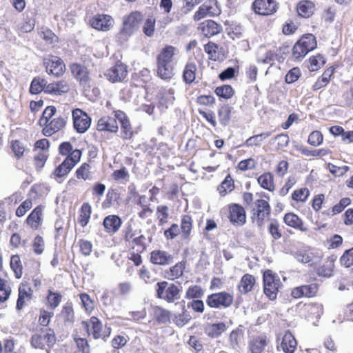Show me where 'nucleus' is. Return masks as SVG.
Here are the masks:
<instances>
[{
  "label": "nucleus",
  "instance_id": "obj_7",
  "mask_svg": "<svg viewBox=\"0 0 353 353\" xmlns=\"http://www.w3.org/2000/svg\"><path fill=\"white\" fill-rule=\"evenodd\" d=\"M155 291L157 298L172 303L180 299L181 288L173 283L163 281L156 284Z\"/></svg>",
  "mask_w": 353,
  "mask_h": 353
},
{
  "label": "nucleus",
  "instance_id": "obj_36",
  "mask_svg": "<svg viewBox=\"0 0 353 353\" xmlns=\"http://www.w3.org/2000/svg\"><path fill=\"white\" fill-rule=\"evenodd\" d=\"M256 284L255 277L250 274H245L241 279L237 289L241 294H245L254 289Z\"/></svg>",
  "mask_w": 353,
  "mask_h": 353
},
{
  "label": "nucleus",
  "instance_id": "obj_52",
  "mask_svg": "<svg viewBox=\"0 0 353 353\" xmlns=\"http://www.w3.org/2000/svg\"><path fill=\"white\" fill-rule=\"evenodd\" d=\"M12 293L10 282L0 274V303L6 302Z\"/></svg>",
  "mask_w": 353,
  "mask_h": 353
},
{
  "label": "nucleus",
  "instance_id": "obj_3",
  "mask_svg": "<svg viewBox=\"0 0 353 353\" xmlns=\"http://www.w3.org/2000/svg\"><path fill=\"white\" fill-rule=\"evenodd\" d=\"M177 49L173 46L165 45L156 57L157 76L164 81H170L174 76V59Z\"/></svg>",
  "mask_w": 353,
  "mask_h": 353
},
{
  "label": "nucleus",
  "instance_id": "obj_39",
  "mask_svg": "<svg viewBox=\"0 0 353 353\" xmlns=\"http://www.w3.org/2000/svg\"><path fill=\"white\" fill-rule=\"evenodd\" d=\"M334 68L333 67L327 68L324 70L321 76L318 77L316 81L312 85V90L317 91L320 89H322L327 85L330 83L331 78L334 75Z\"/></svg>",
  "mask_w": 353,
  "mask_h": 353
},
{
  "label": "nucleus",
  "instance_id": "obj_43",
  "mask_svg": "<svg viewBox=\"0 0 353 353\" xmlns=\"http://www.w3.org/2000/svg\"><path fill=\"white\" fill-rule=\"evenodd\" d=\"M38 35L46 45L54 46L59 42V39L50 28L42 27L38 30Z\"/></svg>",
  "mask_w": 353,
  "mask_h": 353
},
{
  "label": "nucleus",
  "instance_id": "obj_55",
  "mask_svg": "<svg viewBox=\"0 0 353 353\" xmlns=\"http://www.w3.org/2000/svg\"><path fill=\"white\" fill-rule=\"evenodd\" d=\"M10 265L14 272V277L19 279L23 276V265L19 254L12 255L10 258Z\"/></svg>",
  "mask_w": 353,
  "mask_h": 353
},
{
  "label": "nucleus",
  "instance_id": "obj_1",
  "mask_svg": "<svg viewBox=\"0 0 353 353\" xmlns=\"http://www.w3.org/2000/svg\"><path fill=\"white\" fill-rule=\"evenodd\" d=\"M58 152L59 154L65 157V159L52 172L53 179L57 181L65 178L80 162L82 157V151L79 149H74L70 141L61 143L58 147Z\"/></svg>",
  "mask_w": 353,
  "mask_h": 353
},
{
  "label": "nucleus",
  "instance_id": "obj_9",
  "mask_svg": "<svg viewBox=\"0 0 353 353\" xmlns=\"http://www.w3.org/2000/svg\"><path fill=\"white\" fill-rule=\"evenodd\" d=\"M234 301L233 293L221 291L207 296L205 302L210 308L226 309L231 307Z\"/></svg>",
  "mask_w": 353,
  "mask_h": 353
},
{
  "label": "nucleus",
  "instance_id": "obj_34",
  "mask_svg": "<svg viewBox=\"0 0 353 353\" xmlns=\"http://www.w3.org/2000/svg\"><path fill=\"white\" fill-rule=\"evenodd\" d=\"M90 162L91 161L83 162L76 169L74 176L77 179L87 181L93 179L94 171Z\"/></svg>",
  "mask_w": 353,
  "mask_h": 353
},
{
  "label": "nucleus",
  "instance_id": "obj_16",
  "mask_svg": "<svg viewBox=\"0 0 353 353\" xmlns=\"http://www.w3.org/2000/svg\"><path fill=\"white\" fill-rule=\"evenodd\" d=\"M114 116L120 123V137L123 141H130L135 131L126 114L121 110L114 111Z\"/></svg>",
  "mask_w": 353,
  "mask_h": 353
},
{
  "label": "nucleus",
  "instance_id": "obj_33",
  "mask_svg": "<svg viewBox=\"0 0 353 353\" xmlns=\"http://www.w3.org/2000/svg\"><path fill=\"white\" fill-rule=\"evenodd\" d=\"M117 119L110 116H104L100 118L97 124V129L99 131L116 133L118 132Z\"/></svg>",
  "mask_w": 353,
  "mask_h": 353
},
{
  "label": "nucleus",
  "instance_id": "obj_15",
  "mask_svg": "<svg viewBox=\"0 0 353 353\" xmlns=\"http://www.w3.org/2000/svg\"><path fill=\"white\" fill-rule=\"evenodd\" d=\"M74 129L80 134L85 133L90 127L91 117L83 110L75 108L72 111Z\"/></svg>",
  "mask_w": 353,
  "mask_h": 353
},
{
  "label": "nucleus",
  "instance_id": "obj_18",
  "mask_svg": "<svg viewBox=\"0 0 353 353\" xmlns=\"http://www.w3.org/2000/svg\"><path fill=\"white\" fill-rule=\"evenodd\" d=\"M114 23L113 18L106 14H97L89 20V25L92 28L102 32L109 31L112 28Z\"/></svg>",
  "mask_w": 353,
  "mask_h": 353
},
{
  "label": "nucleus",
  "instance_id": "obj_46",
  "mask_svg": "<svg viewBox=\"0 0 353 353\" xmlns=\"http://www.w3.org/2000/svg\"><path fill=\"white\" fill-rule=\"evenodd\" d=\"M10 148L17 160L23 158L28 150L24 143L19 139L12 140L10 142Z\"/></svg>",
  "mask_w": 353,
  "mask_h": 353
},
{
  "label": "nucleus",
  "instance_id": "obj_30",
  "mask_svg": "<svg viewBox=\"0 0 353 353\" xmlns=\"http://www.w3.org/2000/svg\"><path fill=\"white\" fill-rule=\"evenodd\" d=\"M283 220L286 225L295 230L303 232H306L308 230V228L305 225L303 219L294 212L285 214Z\"/></svg>",
  "mask_w": 353,
  "mask_h": 353
},
{
  "label": "nucleus",
  "instance_id": "obj_12",
  "mask_svg": "<svg viewBox=\"0 0 353 353\" xmlns=\"http://www.w3.org/2000/svg\"><path fill=\"white\" fill-rule=\"evenodd\" d=\"M143 15L140 11H133L123 19V27L121 29L119 36L123 40H128L132 36L135 29L143 21Z\"/></svg>",
  "mask_w": 353,
  "mask_h": 353
},
{
  "label": "nucleus",
  "instance_id": "obj_59",
  "mask_svg": "<svg viewBox=\"0 0 353 353\" xmlns=\"http://www.w3.org/2000/svg\"><path fill=\"white\" fill-rule=\"evenodd\" d=\"M268 231L274 240H279L283 236L282 230L280 228V223L276 219L271 220L268 225Z\"/></svg>",
  "mask_w": 353,
  "mask_h": 353
},
{
  "label": "nucleus",
  "instance_id": "obj_8",
  "mask_svg": "<svg viewBox=\"0 0 353 353\" xmlns=\"http://www.w3.org/2000/svg\"><path fill=\"white\" fill-rule=\"evenodd\" d=\"M282 283L278 274L271 270H266L263 273V287L264 294L271 301L277 298Z\"/></svg>",
  "mask_w": 353,
  "mask_h": 353
},
{
  "label": "nucleus",
  "instance_id": "obj_28",
  "mask_svg": "<svg viewBox=\"0 0 353 353\" xmlns=\"http://www.w3.org/2000/svg\"><path fill=\"white\" fill-rule=\"evenodd\" d=\"M122 223L123 221L120 216L115 214H110L103 219L102 225L107 234L114 235L119 232Z\"/></svg>",
  "mask_w": 353,
  "mask_h": 353
},
{
  "label": "nucleus",
  "instance_id": "obj_63",
  "mask_svg": "<svg viewBox=\"0 0 353 353\" xmlns=\"http://www.w3.org/2000/svg\"><path fill=\"white\" fill-rule=\"evenodd\" d=\"M146 238L143 234H141L137 237H134L132 240V250H135L139 253H143L146 250Z\"/></svg>",
  "mask_w": 353,
  "mask_h": 353
},
{
  "label": "nucleus",
  "instance_id": "obj_20",
  "mask_svg": "<svg viewBox=\"0 0 353 353\" xmlns=\"http://www.w3.org/2000/svg\"><path fill=\"white\" fill-rule=\"evenodd\" d=\"M33 290L27 281L21 282L18 288V298L16 303V310L21 311L26 305V302L32 299Z\"/></svg>",
  "mask_w": 353,
  "mask_h": 353
},
{
  "label": "nucleus",
  "instance_id": "obj_17",
  "mask_svg": "<svg viewBox=\"0 0 353 353\" xmlns=\"http://www.w3.org/2000/svg\"><path fill=\"white\" fill-rule=\"evenodd\" d=\"M128 74V66L121 61H117L114 65L105 71L104 75L109 81L119 83L123 81Z\"/></svg>",
  "mask_w": 353,
  "mask_h": 353
},
{
  "label": "nucleus",
  "instance_id": "obj_41",
  "mask_svg": "<svg viewBox=\"0 0 353 353\" xmlns=\"http://www.w3.org/2000/svg\"><path fill=\"white\" fill-rule=\"evenodd\" d=\"M257 182L260 187L269 192L275 190L274 177L271 172H265L257 178Z\"/></svg>",
  "mask_w": 353,
  "mask_h": 353
},
{
  "label": "nucleus",
  "instance_id": "obj_60",
  "mask_svg": "<svg viewBox=\"0 0 353 353\" xmlns=\"http://www.w3.org/2000/svg\"><path fill=\"white\" fill-rule=\"evenodd\" d=\"M310 192L307 188H301L293 191L292 199L296 203H305L309 198Z\"/></svg>",
  "mask_w": 353,
  "mask_h": 353
},
{
  "label": "nucleus",
  "instance_id": "obj_5",
  "mask_svg": "<svg viewBox=\"0 0 353 353\" xmlns=\"http://www.w3.org/2000/svg\"><path fill=\"white\" fill-rule=\"evenodd\" d=\"M267 200L263 199H258L254 201L251 206L250 218L252 223L259 228H263L265 223L270 220L272 208L268 201L269 196Z\"/></svg>",
  "mask_w": 353,
  "mask_h": 353
},
{
  "label": "nucleus",
  "instance_id": "obj_26",
  "mask_svg": "<svg viewBox=\"0 0 353 353\" xmlns=\"http://www.w3.org/2000/svg\"><path fill=\"white\" fill-rule=\"evenodd\" d=\"M199 28L201 34L207 38L217 35L223 30L222 26L212 19L205 20L201 22L199 24Z\"/></svg>",
  "mask_w": 353,
  "mask_h": 353
},
{
  "label": "nucleus",
  "instance_id": "obj_2",
  "mask_svg": "<svg viewBox=\"0 0 353 353\" xmlns=\"http://www.w3.org/2000/svg\"><path fill=\"white\" fill-rule=\"evenodd\" d=\"M57 110L54 105L47 106L39 117L37 124L41 128L43 136L50 137L63 130L67 123V118L57 116Z\"/></svg>",
  "mask_w": 353,
  "mask_h": 353
},
{
  "label": "nucleus",
  "instance_id": "obj_64",
  "mask_svg": "<svg viewBox=\"0 0 353 353\" xmlns=\"http://www.w3.org/2000/svg\"><path fill=\"white\" fill-rule=\"evenodd\" d=\"M279 58V54L274 50H267L263 56L257 59V62L263 64L273 65L274 61Z\"/></svg>",
  "mask_w": 353,
  "mask_h": 353
},
{
  "label": "nucleus",
  "instance_id": "obj_51",
  "mask_svg": "<svg viewBox=\"0 0 353 353\" xmlns=\"http://www.w3.org/2000/svg\"><path fill=\"white\" fill-rule=\"evenodd\" d=\"M91 213V205L87 202L83 203L79 210L78 217V222L81 227L84 228L88 225L90 219Z\"/></svg>",
  "mask_w": 353,
  "mask_h": 353
},
{
  "label": "nucleus",
  "instance_id": "obj_29",
  "mask_svg": "<svg viewBox=\"0 0 353 353\" xmlns=\"http://www.w3.org/2000/svg\"><path fill=\"white\" fill-rule=\"evenodd\" d=\"M296 12L300 18L309 19L315 12V3L310 0H300L296 6Z\"/></svg>",
  "mask_w": 353,
  "mask_h": 353
},
{
  "label": "nucleus",
  "instance_id": "obj_42",
  "mask_svg": "<svg viewBox=\"0 0 353 353\" xmlns=\"http://www.w3.org/2000/svg\"><path fill=\"white\" fill-rule=\"evenodd\" d=\"M268 345L265 335H260L254 337L249 342V350L251 353H262Z\"/></svg>",
  "mask_w": 353,
  "mask_h": 353
},
{
  "label": "nucleus",
  "instance_id": "obj_44",
  "mask_svg": "<svg viewBox=\"0 0 353 353\" xmlns=\"http://www.w3.org/2000/svg\"><path fill=\"white\" fill-rule=\"evenodd\" d=\"M137 204L141 208V210L138 213L139 218L145 219L152 215L153 210L150 208V204L146 196L139 195L137 201Z\"/></svg>",
  "mask_w": 353,
  "mask_h": 353
},
{
  "label": "nucleus",
  "instance_id": "obj_62",
  "mask_svg": "<svg viewBox=\"0 0 353 353\" xmlns=\"http://www.w3.org/2000/svg\"><path fill=\"white\" fill-rule=\"evenodd\" d=\"M243 336V332L241 328H236L233 330L229 335V344L230 346L234 349L236 350L239 347V343L241 338Z\"/></svg>",
  "mask_w": 353,
  "mask_h": 353
},
{
  "label": "nucleus",
  "instance_id": "obj_47",
  "mask_svg": "<svg viewBox=\"0 0 353 353\" xmlns=\"http://www.w3.org/2000/svg\"><path fill=\"white\" fill-rule=\"evenodd\" d=\"M120 199V194L117 189L109 188L102 203V208L104 209L110 208L115 203H118Z\"/></svg>",
  "mask_w": 353,
  "mask_h": 353
},
{
  "label": "nucleus",
  "instance_id": "obj_19",
  "mask_svg": "<svg viewBox=\"0 0 353 353\" xmlns=\"http://www.w3.org/2000/svg\"><path fill=\"white\" fill-rule=\"evenodd\" d=\"M69 68L73 77L79 85L85 87L90 82V72L86 66L79 63L70 64Z\"/></svg>",
  "mask_w": 353,
  "mask_h": 353
},
{
  "label": "nucleus",
  "instance_id": "obj_35",
  "mask_svg": "<svg viewBox=\"0 0 353 353\" xmlns=\"http://www.w3.org/2000/svg\"><path fill=\"white\" fill-rule=\"evenodd\" d=\"M280 347L285 353H294L296 351L297 341L289 330L285 331L282 336Z\"/></svg>",
  "mask_w": 353,
  "mask_h": 353
},
{
  "label": "nucleus",
  "instance_id": "obj_10",
  "mask_svg": "<svg viewBox=\"0 0 353 353\" xmlns=\"http://www.w3.org/2000/svg\"><path fill=\"white\" fill-rule=\"evenodd\" d=\"M56 335L51 328L41 329L39 332L34 334L30 339L31 345L37 349L52 347L56 343Z\"/></svg>",
  "mask_w": 353,
  "mask_h": 353
},
{
  "label": "nucleus",
  "instance_id": "obj_4",
  "mask_svg": "<svg viewBox=\"0 0 353 353\" xmlns=\"http://www.w3.org/2000/svg\"><path fill=\"white\" fill-rule=\"evenodd\" d=\"M83 331L91 335L95 340L101 339L106 341L110 337L112 329L108 325H103L99 319L95 316L90 318L88 321H82L81 323Z\"/></svg>",
  "mask_w": 353,
  "mask_h": 353
},
{
  "label": "nucleus",
  "instance_id": "obj_50",
  "mask_svg": "<svg viewBox=\"0 0 353 353\" xmlns=\"http://www.w3.org/2000/svg\"><path fill=\"white\" fill-rule=\"evenodd\" d=\"M214 92L219 99H223L226 101L232 99L235 94L234 89L229 84H223L217 86Z\"/></svg>",
  "mask_w": 353,
  "mask_h": 353
},
{
  "label": "nucleus",
  "instance_id": "obj_38",
  "mask_svg": "<svg viewBox=\"0 0 353 353\" xmlns=\"http://www.w3.org/2000/svg\"><path fill=\"white\" fill-rule=\"evenodd\" d=\"M197 66L194 62L188 61L185 63L182 72V79L185 84L191 85L196 80Z\"/></svg>",
  "mask_w": 353,
  "mask_h": 353
},
{
  "label": "nucleus",
  "instance_id": "obj_27",
  "mask_svg": "<svg viewBox=\"0 0 353 353\" xmlns=\"http://www.w3.org/2000/svg\"><path fill=\"white\" fill-rule=\"evenodd\" d=\"M205 52L210 60L217 61H222L225 57L223 48L213 41H208L203 46Z\"/></svg>",
  "mask_w": 353,
  "mask_h": 353
},
{
  "label": "nucleus",
  "instance_id": "obj_14",
  "mask_svg": "<svg viewBox=\"0 0 353 353\" xmlns=\"http://www.w3.org/2000/svg\"><path fill=\"white\" fill-rule=\"evenodd\" d=\"M221 10L216 0H208L194 12L193 19L197 21L206 17H217Z\"/></svg>",
  "mask_w": 353,
  "mask_h": 353
},
{
  "label": "nucleus",
  "instance_id": "obj_45",
  "mask_svg": "<svg viewBox=\"0 0 353 353\" xmlns=\"http://www.w3.org/2000/svg\"><path fill=\"white\" fill-rule=\"evenodd\" d=\"M232 108L229 104H223L218 109V119L222 126L229 125L232 118Z\"/></svg>",
  "mask_w": 353,
  "mask_h": 353
},
{
  "label": "nucleus",
  "instance_id": "obj_21",
  "mask_svg": "<svg viewBox=\"0 0 353 353\" xmlns=\"http://www.w3.org/2000/svg\"><path fill=\"white\" fill-rule=\"evenodd\" d=\"M71 90L70 85L66 79H60L47 83L45 94L52 96H62L68 93Z\"/></svg>",
  "mask_w": 353,
  "mask_h": 353
},
{
  "label": "nucleus",
  "instance_id": "obj_23",
  "mask_svg": "<svg viewBox=\"0 0 353 353\" xmlns=\"http://www.w3.org/2000/svg\"><path fill=\"white\" fill-rule=\"evenodd\" d=\"M319 285L316 283L302 285L294 288L291 291V296L294 299L301 297L312 298L317 295Z\"/></svg>",
  "mask_w": 353,
  "mask_h": 353
},
{
  "label": "nucleus",
  "instance_id": "obj_48",
  "mask_svg": "<svg viewBox=\"0 0 353 353\" xmlns=\"http://www.w3.org/2000/svg\"><path fill=\"white\" fill-rule=\"evenodd\" d=\"M47 81L41 77H35L30 83L29 92L31 94H39L45 92Z\"/></svg>",
  "mask_w": 353,
  "mask_h": 353
},
{
  "label": "nucleus",
  "instance_id": "obj_22",
  "mask_svg": "<svg viewBox=\"0 0 353 353\" xmlns=\"http://www.w3.org/2000/svg\"><path fill=\"white\" fill-rule=\"evenodd\" d=\"M228 219L234 225H244L246 222V213L244 208L238 203L228 205Z\"/></svg>",
  "mask_w": 353,
  "mask_h": 353
},
{
  "label": "nucleus",
  "instance_id": "obj_57",
  "mask_svg": "<svg viewBox=\"0 0 353 353\" xmlns=\"http://www.w3.org/2000/svg\"><path fill=\"white\" fill-rule=\"evenodd\" d=\"M191 319L190 312L185 309V305H183L181 308V312L174 315L173 321L177 327H181L188 323Z\"/></svg>",
  "mask_w": 353,
  "mask_h": 353
},
{
  "label": "nucleus",
  "instance_id": "obj_11",
  "mask_svg": "<svg viewBox=\"0 0 353 353\" xmlns=\"http://www.w3.org/2000/svg\"><path fill=\"white\" fill-rule=\"evenodd\" d=\"M42 63L46 72L50 76L60 78L65 72V64L63 60L58 56L48 54L43 58Z\"/></svg>",
  "mask_w": 353,
  "mask_h": 353
},
{
  "label": "nucleus",
  "instance_id": "obj_49",
  "mask_svg": "<svg viewBox=\"0 0 353 353\" xmlns=\"http://www.w3.org/2000/svg\"><path fill=\"white\" fill-rule=\"evenodd\" d=\"M234 181L230 174H228L218 186L217 191L221 196L223 197L234 189Z\"/></svg>",
  "mask_w": 353,
  "mask_h": 353
},
{
  "label": "nucleus",
  "instance_id": "obj_54",
  "mask_svg": "<svg viewBox=\"0 0 353 353\" xmlns=\"http://www.w3.org/2000/svg\"><path fill=\"white\" fill-rule=\"evenodd\" d=\"M46 305L48 308L54 310L57 307L62 300V295L59 292L48 290L46 296Z\"/></svg>",
  "mask_w": 353,
  "mask_h": 353
},
{
  "label": "nucleus",
  "instance_id": "obj_6",
  "mask_svg": "<svg viewBox=\"0 0 353 353\" xmlns=\"http://www.w3.org/2000/svg\"><path fill=\"white\" fill-rule=\"evenodd\" d=\"M317 47L316 37L311 33L303 34L294 43L292 49V57L294 60H302L306 54Z\"/></svg>",
  "mask_w": 353,
  "mask_h": 353
},
{
  "label": "nucleus",
  "instance_id": "obj_40",
  "mask_svg": "<svg viewBox=\"0 0 353 353\" xmlns=\"http://www.w3.org/2000/svg\"><path fill=\"white\" fill-rule=\"evenodd\" d=\"M193 228V220L191 216L184 214L181 216L180 232L182 239H189Z\"/></svg>",
  "mask_w": 353,
  "mask_h": 353
},
{
  "label": "nucleus",
  "instance_id": "obj_24",
  "mask_svg": "<svg viewBox=\"0 0 353 353\" xmlns=\"http://www.w3.org/2000/svg\"><path fill=\"white\" fill-rule=\"evenodd\" d=\"M152 319L158 325H168L171 322L172 313L161 305H153L151 307Z\"/></svg>",
  "mask_w": 353,
  "mask_h": 353
},
{
  "label": "nucleus",
  "instance_id": "obj_37",
  "mask_svg": "<svg viewBox=\"0 0 353 353\" xmlns=\"http://www.w3.org/2000/svg\"><path fill=\"white\" fill-rule=\"evenodd\" d=\"M227 330V325L224 322L208 323L204 328L205 334L210 338L219 337Z\"/></svg>",
  "mask_w": 353,
  "mask_h": 353
},
{
  "label": "nucleus",
  "instance_id": "obj_13",
  "mask_svg": "<svg viewBox=\"0 0 353 353\" xmlns=\"http://www.w3.org/2000/svg\"><path fill=\"white\" fill-rule=\"evenodd\" d=\"M251 9L257 15L269 17L277 12L279 5L276 0H254Z\"/></svg>",
  "mask_w": 353,
  "mask_h": 353
},
{
  "label": "nucleus",
  "instance_id": "obj_31",
  "mask_svg": "<svg viewBox=\"0 0 353 353\" xmlns=\"http://www.w3.org/2000/svg\"><path fill=\"white\" fill-rule=\"evenodd\" d=\"M150 261L156 265H168L172 263L173 256L161 250H154L150 252Z\"/></svg>",
  "mask_w": 353,
  "mask_h": 353
},
{
  "label": "nucleus",
  "instance_id": "obj_32",
  "mask_svg": "<svg viewBox=\"0 0 353 353\" xmlns=\"http://www.w3.org/2000/svg\"><path fill=\"white\" fill-rule=\"evenodd\" d=\"M87 334L83 331L81 326L77 328L74 333L72 334L73 340L78 348L79 351L81 353H90V347L88 341L86 339Z\"/></svg>",
  "mask_w": 353,
  "mask_h": 353
},
{
  "label": "nucleus",
  "instance_id": "obj_61",
  "mask_svg": "<svg viewBox=\"0 0 353 353\" xmlns=\"http://www.w3.org/2000/svg\"><path fill=\"white\" fill-rule=\"evenodd\" d=\"M204 290L201 286L193 285L187 289L185 297L189 300L199 299L202 298Z\"/></svg>",
  "mask_w": 353,
  "mask_h": 353
},
{
  "label": "nucleus",
  "instance_id": "obj_53",
  "mask_svg": "<svg viewBox=\"0 0 353 353\" xmlns=\"http://www.w3.org/2000/svg\"><path fill=\"white\" fill-rule=\"evenodd\" d=\"M185 268V261H181L176 263L174 265L170 267L166 271V276L168 279L174 281L181 277Z\"/></svg>",
  "mask_w": 353,
  "mask_h": 353
},
{
  "label": "nucleus",
  "instance_id": "obj_56",
  "mask_svg": "<svg viewBox=\"0 0 353 353\" xmlns=\"http://www.w3.org/2000/svg\"><path fill=\"white\" fill-rule=\"evenodd\" d=\"M155 30L156 19L152 14L149 15L144 21L142 31L145 36L152 37L155 33Z\"/></svg>",
  "mask_w": 353,
  "mask_h": 353
},
{
  "label": "nucleus",
  "instance_id": "obj_58",
  "mask_svg": "<svg viewBox=\"0 0 353 353\" xmlns=\"http://www.w3.org/2000/svg\"><path fill=\"white\" fill-rule=\"evenodd\" d=\"M308 68L310 71H317L325 63V59L323 55L317 54L312 56L308 59Z\"/></svg>",
  "mask_w": 353,
  "mask_h": 353
},
{
  "label": "nucleus",
  "instance_id": "obj_25",
  "mask_svg": "<svg viewBox=\"0 0 353 353\" xmlns=\"http://www.w3.org/2000/svg\"><path fill=\"white\" fill-rule=\"evenodd\" d=\"M44 209L43 205H39L32 210L26 218V223L32 230H37L41 227Z\"/></svg>",
  "mask_w": 353,
  "mask_h": 353
}]
</instances>
